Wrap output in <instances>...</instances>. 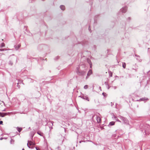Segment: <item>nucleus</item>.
<instances>
[{
	"instance_id": "393cba45",
	"label": "nucleus",
	"mask_w": 150,
	"mask_h": 150,
	"mask_svg": "<svg viewBox=\"0 0 150 150\" xmlns=\"http://www.w3.org/2000/svg\"><path fill=\"white\" fill-rule=\"evenodd\" d=\"M105 93H103L102 94L104 96V94H105Z\"/></svg>"
},
{
	"instance_id": "cd10ccee",
	"label": "nucleus",
	"mask_w": 150,
	"mask_h": 150,
	"mask_svg": "<svg viewBox=\"0 0 150 150\" xmlns=\"http://www.w3.org/2000/svg\"><path fill=\"white\" fill-rule=\"evenodd\" d=\"M11 65H12V63H11Z\"/></svg>"
},
{
	"instance_id": "c85d7f7f",
	"label": "nucleus",
	"mask_w": 150,
	"mask_h": 150,
	"mask_svg": "<svg viewBox=\"0 0 150 150\" xmlns=\"http://www.w3.org/2000/svg\"><path fill=\"white\" fill-rule=\"evenodd\" d=\"M11 65H12V63H11Z\"/></svg>"
},
{
	"instance_id": "f8f14e48",
	"label": "nucleus",
	"mask_w": 150,
	"mask_h": 150,
	"mask_svg": "<svg viewBox=\"0 0 150 150\" xmlns=\"http://www.w3.org/2000/svg\"><path fill=\"white\" fill-rule=\"evenodd\" d=\"M148 100V98H142L140 99L139 100L140 101H144L145 100Z\"/></svg>"
},
{
	"instance_id": "4be33fe9",
	"label": "nucleus",
	"mask_w": 150,
	"mask_h": 150,
	"mask_svg": "<svg viewBox=\"0 0 150 150\" xmlns=\"http://www.w3.org/2000/svg\"><path fill=\"white\" fill-rule=\"evenodd\" d=\"M36 149L37 150H40V149L39 148H37V147H36Z\"/></svg>"
},
{
	"instance_id": "c756f323",
	"label": "nucleus",
	"mask_w": 150,
	"mask_h": 150,
	"mask_svg": "<svg viewBox=\"0 0 150 150\" xmlns=\"http://www.w3.org/2000/svg\"><path fill=\"white\" fill-rule=\"evenodd\" d=\"M110 76H112V75H110Z\"/></svg>"
},
{
	"instance_id": "f03ea898",
	"label": "nucleus",
	"mask_w": 150,
	"mask_h": 150,
	"mask_svg": "<svg viewBox=\"0 0 150 150\" xmlns=\"http://www.w3.org/2000/svg\"><path fill=\"white\" fill-rule=\"evenodd\" d=\"M81 97L83 99L86 100L88 101H89V99L88 96L86 95H82L81 96Z\"/></svg>"
},
{
	"instance_id": "7c9ffc66",
	"label": "nucleus",
	"mask_w": 150,
	"mask_h": 150,
	"mask_svg": "<svg viewBox=\"0 0 150 150\" xmlns=\"http://www.w3.org/2000/svg\"><path fill=\"white\" fill-rule=\"evenodd\" d=\"M110 76H112V75H110Z\"/></svg>"
},
{
	"instance_id": "5701e85b",
	"label": "nucleus",
	"mask_w": 150,
	"mask_h": 150,
	"mask_svg": "<svg viewBox=\"0 0 150 150\" xmlns=\"http://www.w3.org/2000/svg\"><path fill=\"white\" fill-rule=\"evenodd\" d=\"M3 139V137L1 138H0V140H2V139Z\"/></svg>"
},
{
	"instance_id": "f257e3e1",
	"label": "nucleus",
	"mask_w": 150,
	"mask_h": 150,
	"mask_svg": "<svg viewBox=\"0 0 150 150\" xmlns=\"http://www.w3.org/2000/svg\"><path fill=\"white\" fill-rule=\"evenodd\" d=\"M35 144L34 142H32L31 141H28V143L27 144V145L30 148H33V147H30V146L34 145Z\"/></svg>"
},
{
	"instance_id": "ddd939ff",
	"label": "nucleus",
	"mask_w": 150,
	"mask_h": 150,
	"mask_svg": "<svg viewBox=\"0 0 150 150\" xmlns=\"http://www.w3.org/2000/svg\"><path fill=\"white\" fill-rule=\"evenodd\" d=\"M126 66V64L125 63L123 62L122 63V67L124 69L125 68Z\"/></svg>"
},
{
	"instance_id": "4468645a",
	"label": "nucleus",
	"mask_w": 150,
	"mask_h": 150,
	"mask_svg": "<svg viewBox=\"0 0 150 150\" xmlns=\"http://www.w3.org/2000/svg\"><path fill=\"white\" fill-rule=\"evenodd\" d=\"M5 44L4 43H2L1 44L0 47H3L5 46Z\"/></svg>"
},
{
	"instance_id": "bb28decb",
	"label": "nucleus",
	"mask_w": 150,
	"mask_h": 150,
	"mask_svg": "<svg viewBox=\"0 0 150 150\" xmlns=\"http://www.w3.org/2000/svg\"><path fill=\"white\" fill-rule=\"evenodd\" d=\"M22 150H24V149H22Z\"/></svg>"
},
{
	"instance_id": "6e6552de",
	"label": "nucleus",
	"mask_w": 150,
	"mask_h": 150,
	"mask_svg": "<svg viewBox=\"0 0 150 150\" xmlns=\"http://www.w3.org/2000/svg\"><path fill=\"white\" fill-rule=\"evenodd\" d=\"M115 122H113V121L111 122H110L109 125V126H111L113 125H115Z\"/></svg>"
},
{
	"instance_id": "a211bd4d",
	"label": "nucleus",
	"mask_w": 150,
	"mask_h": 150,
	"mask_svg": "<svg viewBox=\"0 0 150 150\" xmlns=\"http://www.w3.org/2000/svg\"><path fill=\"white\" fill-rule=\"evenodd\" d=\"M115 120L116 121L119 122H121V121L120 120H119L117 118Z\"/></svg>"
},
{
	"instance_id": "412c9836",
	"label": "nucleus",
	"mask_w": 150,
	"mask_h": 150,
	"mask_svg": "<svg viewBox=\"0 0 150 150\" xmlns=\"http://www.w3.org/2000/svg\"><path fill=\"white\" fill-rule=\"evenodd\" d=\"M89 64H90V67L91 68L92 67L91 64V63H89Z\"/></svg>"
},
{
	"instance_id": "9d476101",
	"label": "nucleus",
	"mask_w": 150,
	"mask_h": 150,
	"mask_svg": "<svg viewBox=\"0 0 150 150\" xmlns=\"http://www.w3.org/2000/svg\"><path fill=\"white\" fill-rule=\"evenodd\" d=\"M60 8L62 10H64L65 9V7L64 5H61L60 6Z\"/></svg>"
},
{
	"instance_id": "20e7f679",
	"label": "nucleus",
	"mask_w": 150,
	"mask_h": 150,
	"mask_svg": "<svg viewBox=\"0 0 150 150\" xmlns=\"http://www.w3.org/2000/svg\"><path fill=\"white\" fill-rule=\"evenodd\" d=\"M9 114V112L8 113H2L0 112V116L3 117L6 115H7Z\"/></svg>"
},
{
	"instance_id": "39448f33",
	"label": "nucleus",
	"mask_w": 150,
	"mask_h": 150,
	"mask_svg": "<svg viewBox=\"0 0 150 150\" xmlns=\"http://www.w3.org/2000/svg\"><path fill=\"white\" fill-rule=\"evenodd\" d=\"M92 73V71L91 70H90L88 72V73L87 74V76H86V79H87L88 77V76H89L90 75H91Z\"/></svg>"
},
{
	"instance_id": "9b49d317",
	"label": "nucleus",
	"mask_w": 150,
	"mask_h": 150,
	"mask_svg": "<svg viewBox=\"0 0 150 150\" xmlns=\"http://www.w3.org/2000/svg\"><path fill=\"white\" fill-rule=\"evenodd\" d=\"M80 75H83L86 74L85 71H81V72L79 73Z\"/></svg>"
},
{
	"instance_id": "aec40b11",
	"label": "nucleus",
	"mask_w": 150,
	"mask_h": 150,
	"mask_svg": "<svg viewBox=\"0 0 150 150\" xmlns=\"http://www.w3.org/2000/svg\"><path fill=\"white\" fill-rule=\"evenodd\" d=\"M114 117V118H115V119H116V118H117V117H116V116H114V117Z\"/></svg>"
},
{
	"instance_id": "1a4fd4ad",
	"label": "nucleus",
	"mask_w": 150,
	"mask_h": 150,
	"mask_svg": "<svg viewBox=\"0 0 150 150\" xmlns=\"http://www.w3.org/2000/svg\"><path fill=\"white\" fill-rule=\"evenodd\" d=\"M16 129H17V130H18V131L19 132H20L22 129V128L19 127H16Z\"/></svg>"
},
{
	"instance_id": "0eeeda50",
	"label": "nucleus",
	"mask_w": 150,
	"mask_h": 150,
	"mask_svg": "<svg viewBox=\"0 0 150 150\" xmlns=\"http://www.w3.org/2000/svg\"><path fill=\"white\" fill-rule=\"evenodd\" d=\"M96 119L98 122L99 123L100 122L101 120V119L99 117H97Z\"/></svg>"
},
{
	"instance_id": "b1692460",
	"label": "nucleus",
	"mask_w": 150,
	"mask_h": 150,
	"mask_svg": "<svg viewBox=\"0 0 150 150\" xmlns=\"http://www.w3.org/2000/svg\"><path fill=\"white\" fill-rule=\"evenodd\" d=\"M20 47V45H18V48H19Z\"/></svg>"
},
{
	"instance_id": "2eb2a0df",
	"label": "nucleus",
	"mask_w": 150,
	"mask_h": 150,
	"mask_svg": "<svg viewBox=\"0 0 150 150\" xmlns=\"http://www.w3.org/2000/svg\"><path fill=\"white\" fill-rule=\"evenodd\" d=\"M88 88V86L87 85H85L84 87V88L85 89H87Z\"/></svg>"
},
{
	"instance_id": "f3484780",
	"label": "nucleus",
	"mask_w": 150,
	"mask_h": 150,
	"mask_svg": "<svg viewBox=\"0 0 150 150\" xmlns=\"http://www.w3.org/2000/svg\"><path fill=\"white\" fill-rule=\"evenodd\" d=\"M6 50V49H0V51H3L4 50Z\"/></svg>"
},
{
	"instance_id": "7ed1b4c3",
	"label": "nucleus",
	"mask_w": 150,
	"mask_h": 150,
	"mask_svg": "<svg viewBox=\"0 0 150 150\" xmlns=\"http://www.w3.org/2000/svg\"><path fill=\"white\" fill-rule=\"evenodd\" d=\"M120 118L124 121L125 123H127L128 122V120L127 119L124 117L120 116Z\"/></svg>"
},
{
	"instance_id": "6ab92c4d",
	"label": "nucleus",
	"mask_w": 150,
	"mask_h": 150,
	"mask_svg": "<svg viewBox=\"0 0 150 150\" xmlns=\"http://www.w3.org/2000/svg\"><path fill=\"white\" fill-rule=\"evenodd\" d=\"M3 121H0V125H2L3 124Z\"/></svg>"
},
{
	"instance_id": "dca6fc26",
	"label": "nucleus",
	"mask_w": 150,
	"mask_h": 150,
	"mask_svg": "<svg viewBox=\"0 0 150 150\" xmlns=\"http://www.w3.org/2000/svg\"><path fill=\"white\" fill-rule=\"evenodd\" d=\"M37 134H39V135H40L41 136H42V134L41 132H37Z\"/></svg>"
},
{
	"instance_id": "423d86ee",
	"label": "nucleus",
	"mask_w": 150,
	"mask_h": 150,
	"mask_svg": "<svg viewBox=\"0 0 150 150\" xmlns=\"http://www.w3.org/2000/svg\"><path fill=\"white\" fill-rule=\"evenodd\" d=\"M127 10V8L126 7L123 8L121 9V11L122 13L125 12Z\"/></svg>"
},
{
	"instance_id": "a878e982",
	"label": "nucleus",
	"mask_w": 150,
	"mask_h": 150,
	"mask_svg": "<svg viewBox=\"0 0 150 150\" xmlns=\"http://www.w3.org/2000/svg\"><path fill=\"white\" fill-rule=\"evenodd\" d=\"M6 111V110H5V109L4 110H2V111Z\"/></svg>"
}]
</instances>
